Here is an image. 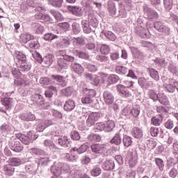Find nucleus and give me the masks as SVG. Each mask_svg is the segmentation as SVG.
<instances>
[{"label": "nucleus", "instance_id": "f257e3e1", "mask_svg": "<svg viewBox=\"0 0 178 178\" xmlns=\"http://www.w3.org/2000/svg\"><path fill=\"white\" fill-rule=\"evenodd\" d=\"M16 136L17 138H18L19 140H21L22 144H24L25 145H29V144H30L31 141H34L35 140H37V138H38V135H36L31 131L28 132L26 135H24L23 134H17Z\"/></svg>", "mask_w": 178, "mask_h": 178}, {"label": "nucleus", "instance_id": "f03ea898", "mask_svg": "<svg viewBox=\"0 0 178 178\" xmlns=\"http://www.w3.org/2000/svg\"><path fill=\"white\" fill-rule=\"evenodd\" d=\"M67 168H69V165L62 163H58V164L53 165L51 170L54 175L59 176L62 175V170H67Z\"/></svg>", "mask_w": 178, "mask_h": 178}, {"label": "nucleus", "instance_id": "7ed1b4c3", "mask_svg": "<svg viewBox=\"0 0 178 178\" xmlns=\"http://www.w3.org/2000/svg\"><path fill=\"white\" fill-rule=\"evenodd\" d=\"M99 118H101V113L98 112L91 113L89 114L86 120V125L88 127L94 126V124H95V122H97Z\"/></svg>", "mask_w": 178, "mask_h": 178}, {"label": "nucleus", "instance_id": "20e7f679", "mask_svg": "<svg viewBox=\"0 0 178 178\" xmlns=\"http://www.w3.org/2000/svg\"><path fill=\"white\" fill-rule=\"evenodd\" d=\"M126 162L129 168H134L137 165V156L133 152H128L126 157Z\"/></svg>", "mask_w": 178, "mask_h": 178}, {"label": "nucleus", "instance_id": "39448f33", "mask_svg": "<svg viewBox=\"0 0 178 178\" xmlns=\"http://www.w3.org/2000/svg\"><path fill=\"white\" fill-rule=\"evenodd\" d=\"M117 91L119 92L120 97L123 98H129L131 97V93L127 90V88L124 87V86L122 84L117 85Z\"/></svg>", "mask_w": 178, "mask_h": 178}, {"label": "nucleus", "instance_id": "423d86ee", "mask_svg": "<svg viewBox=\"0 0 178 178\" xmlns=\"http://www.w3.org/2000/svg\"><path fill=\"white\" fill-rule=\"evenodd\" d=\"M154 27L159 33H164L165 34H168V33L170 31V29L168 26L163 25V23H162L161 22H154Z\"/></svg>", "mask_w": 178, "mask_h": 178}, {"label": "nucleus", "instance_id": "0eeeda50", "mask_svg": "<svg viewBox=\"0 0 178 178\" xmlns=\"http://www.w3.org/2000/svg\"><path fill=\"white\" fill-rule=\"evenodd\" d=\"M91 149L95 154H104L106 152V146L104 144H94L92 145Z\"/></svg>", "mask_w": 178, "mask_h": 178}, {"label": "nucleus", "instance_id": "6e6552de", "mask_svg": "<svg viewBox=\"0 0 178 178\" xmlns=\"http://www.w3.org/2000/svg\"><path fill=\"white\" fill-rule=\"evenodd\" d=\"M48 126H51V121L49 120H39L38 122V126L36 127L37 131H44L45 130V128L48 127Z\"/></svg>", "mask_w": 178, "mask_h": 178}, {"label": "nucleus", "instance_id": "1a4fd4ad", "mask_svg": "<svg viewBox=\"0 0 178 178\" xmlns=\"http://www.w3.org/2000/svg\"><path fill=\"white\" fill-rule=\"evenodd\" d=\"M104 99L106 105H112V103L115 101V97L111 92L105 90L104 92Z\"/></svg>", "mask_w": 178, "mask_h": 178}, {"label": "nucleus", "instance_id": "9d476101", "mask_svg": "<svg viewBox=\"0 0 178 178\" xmlns=\"http://www.w3.org/2000/svg\"><path fill=\"white\" fill-rule=\"evenodd\" d=\"M26 61H27V57H26V55L20 52L17 54V56L15 57L16 66H19L22 65V63H24V62H26Z\"/></svg>", "mask_w": 178, "mask_h": 178}, {"label": "nucleus", "instance_id": "9b49d317", "mask_svg": "<svg viewBox=\"0 0 178 178\" xmlns=\"http://www.w3.org/2000/svg\"><path fill=\"white\" fill-rule=\"evenodd\" d=\"M104 170H112L115 169V162L112 160H106L102 165Z\"/></svg>", "mask_w": 178, "mask_h": 178}, {"label": "nucleus", "instance_id": "f8f14e48", "mask_svg": "<svg viewBox=\"0 0 178 178\" xmlns=\"http://www.w3.org/2000/svg\"><path fill=\"white\" fill-rule=\"evenodd\" d=\"M68 10L72 12L75 16H81L83 15V11L81 8L77 6H68Z\"/></svg>", "mask_w": 178, "mask_h": 178}, {"label": "nucleus", "instance_id": "ddd939ff", "mask_svg": "<svg viewBox=\"0 0 178 178\" xmlns=\"http://www.w3.org/2000/svg\"><path fill=\"white\" fill-rule=\"evenodd\" d=\"M31 40H34V36L29 33H22L19 36V41L23 44H27V42H29V41H31Z\"/></svg>", "mask_w": 178, "mask_h": 178}, {"label": "nucleus", "instance_id": "4468645a", "mask_svg": "<svg viewBox=\"0 0 178 178\" xmlns=\"http://www.w3.org/2000/svg\"><path fill=\"white\" fill-rule=\"evenodd\" d=\"M122 143L123 145L126 148H129L133 145V138L131 136H129L127 135H124L123 138H122Z\"/></svg>", "mask_w": 178, "mask_h": 178}, {"label": "nucleus", "instance_id": "2eb2a0df", "mask_svg": "<svg viewBox=\"0 0 178 178\" xmlns=\"http://www.w3.org/2000/svg\"><path fill=\"white\" fill-rule=\"evenodd\" d=\"M76 106V104L74 103V101L72 99H69L67 101L64 105V111H66L67 112H70V111H73Z\"/></svg>", "mask_w": 178, "mask_h": 178}, {"label": "nucleus", "instance_id": "dca6fc26", "mask_svg": "<svg viewBox=\"0 0 178 178\" xmlns=\"http://www.w3.org/2000/svg\"><path fill=\"white\" fill-rule=\"evenodd\" d=\"M58 143L61 147H69L70 145V141H69L67 136H60Z\"/></svg>", "mask_w": 178, "mask_h": 178}, {"label": "nucleus", "instance_id": "f3484780", "mask_svg": "<svg viewBox=\"0 0 178 178\" xmlns=\"http://www.w3.org/2000/svg\"><path fill=\"white\" fill-rule=\"evenodd\" d=\"M89 147L86 143H83L79 148L74 147L70 152H78V154H84L87 149H88Z\"/></svg>", "mask_w": 178, "mask_h": 178}, {"label": "nucleus", "instance_id": "a211bd4d", "mask_svg": "<svg viewBox=\"0 0 178 178\" xmlns=\"http://www.w3.org/2000/svg\"><path fill=\"white\" fill-rule=\"evenodd\" d=\"M3 170L7 176H13V173H15V168H13L10 163L3 166Z\"/></svg>", "mask_w": 178, "mask_h": 178}, {"label": "nucleus", "instance_id": "6ab92c4d", "mask_svg": "<svg viewBox=\"0 0 178 178\" xmlns=\"http://www.w3.org/2000/svg\"><path fill=\"white\" fill-rule=\"evenodd\" d=\"M21 119L25 122H33V120H35V115L31 113H28L21 115Z\"/></svg>", "mask_w": 178, "mask_h": 178}, {"label": "nucleus", "instance_id": "aec40b11", "mask_svg": "<svg viewBox=\"0 0 178 178\" xmlns=\"http://www.w3.org/2000/svg\"><path fill=\"white\" fill-rule=\"evenodd\" d=\"M11 149L15 152H22V151H23V145L20 142L16 140L11 147Z\"/></svg>", "mask_w": 178, "mask_h": 178}, {"label": "nucleus", "instance_id": "412c9836", "mask_svg": "<svg viewBox=\"0 0 178 178\" xmlns=\"http://www.w3.org/2000/svg\"><path fill=\"white\" fill-rule=\"evenodd\" d=\"M17 67H19L21 72H29V70L31 69V64L30 63H27V61H25L19 65H17Z\"/></svg>", "mask_w": 178, "mask_h": 178}, {"label": "nucleus", "instance_id": "4be33fe9", "mask_svg": "<svg viewBox=\"0 0 178 178\" xmlns=\"http://www.w3.org/2000/svg\"><path fill=\"white\" fill-rule=\"evenodd\" d=\"M8 163L13 166H20L22 165V159L17 157H12L8 159Z\"/></svg>", "mask_w": 178, "mask_h": 178}, {"label": "nucleus", "instance_id": "5701e85b", "mask_svg": "<svg viewBox=\"0 0 178 178\" xmlns=\"http://www.w3.org/2000/svg\"><path fill=\"white\" fill-rule=\"evenodd\" d=\"M131 134L134 138H141L143 137V130L140 128L134 127L132 129Z\"/></svg>", "mask_w": 178, "mask_h": 178}, {"label": "nucleus", "instance_id": "b1692460", "mask_svg": "<svg viewBox=\"0 0 178 178\" xmlns=\"http://www.w3.org/2000/svg\"><path fill=\"white\" fill-rule=\"evenodd\" d=\"M105 131H107L108 133L112 131L113 129H115V122L112 120H108L105 124Z\"/></svg>", "mask_w": 178, "mask_h": 178}, {"label": "nucleus", "instance_id": "393cba45", "mask_svg": "<svg viewBox=\"0 0 178 178\" xmlns=\"http://www.w3.org/2000/svg\"><path fill=\"white\" fill-rule=\"evenodd\" d=\"M81 25L83 27V33H85L86 34H90V33H91L92 29L90 26V24H88V22L87 20L82 21Z\"/></svg>", "mask_w": 178, "mask_h": 178}, {"label": "nucleus", "instance_id": "a878e982", "mask_svg": "<svg viewBox=\"0 0 178 178\" xmlns=\"http://www.w3.org/2000/svg\"><path fill=\"white\" fill-rule=\"evenodd\" d=\"M72 67L73 70L74 71V72L77 73L78 74H80L83 73V72H84V68L80 64L72 63Z\"/></svg>", "mask_w": 178, "mask_h": 178}, {"label": "nucleus", "instance_id": "bb28decb", "mask_svg": "<svg viewBox=\"0 0 178 178\" xmlns=\"http://www.w3.org/2000/svg\"><path fill=\"white\" fill-rule=\"evenodd\" d=\"M149 76L153 79V80H155L156 81H158L159 80V73H158V71L154 68H149Z\"/></svg>", "mask_w": 178, "mask_h": 178}, {"label": "nucleus", "instance_id": "cd10ccee", "mask_svg": "<svg viewBox=\"0 0 178 178\" xmlns=\"http://www.w3.org/2000/svg\"><path fill=\"white\" fill-rule=\"evenodd\" d=\"M119 81V76L116 74H111L107 77V83L108 84H115V83H118Z\"/></svg>", "mask_w": 178, "mask_h": 178}, {"label": "nucleus", "instance_id": "c85d7f7f", "mask_svg": "<svg viewBox=\"0 0 178 178\" xmlns=\"http://www.w3.org/2000/svg\"><path fill=\"white\" fill-rule=\"evenodd\" d=\"M81 102L83 104V105H91L94 102V99H92V97L88 95L83 96L81 98Z\"/></svg>", "mask_w": 178, "mask_h": 178}, {"label": "nucleus", "instance_id": "c756f323", "mask_svg": "<svg viewBox=\"0 0 178 178\" xmlns=\"http://www.w3.org/2000/svg\"><path fill=\"white\" fill-rule=\"evenodd\" d=\"M111 143L115 144V145H120V144L122 143V139L120 138V134H116L111 140Z\"/></svg>", "mask_w": 178, "mask_h": 178}, {"label": "nucleus", "instance_id": "7c9ffc66", "mask_svg": "<svg viewBox=\"0 0 178 178\" xmlns=\"http://www.w3.org/2000/svg\"><path fill=\"white\" fill-rule=\"evenodd\" d=\"M157 100H159L160 104H162L163 105H166V104L169 102L168 97L163 93H159V97Z\"/></svg>", "mask_w": 178, "mask_h": 178}, {"label": "nucleus", "instance_id": "2f4dec72", "mask_svg": "<svg viewBox=\"0 0 178 178\" xmlns=\"http://www.w3.org/2000/svg\"><path fill=\"white\" fill-rule=\"evenodd\" d=\"M80 176V170H79L77 168H72V170L70 172V178H79Z\"/></svg>", "mask_w": 178, "mask_h": 178}, {"label": "nucleus", "instance_id": "473e14b6", "mask_svg": "<svg viewBox=\"0 0 178 178\" xmlns=\"http://www.w3.org/2000/svg\"><path fill=\"white\" fill-rule=\"evenodd\" d=\"M151 123L153 126H161V123H162V120H161V115L152 118Z\"/></svg>", "mask_w": 178, "mask_h": 178}, {"label": "nucleus", "instance_id": "72a5a7b5", "mask_svg": "<svg viewBox=\"0 0 178 178\" xmlns=\"http://www.w3.org/2000/svg\"><path fill=\"white\" fill-rule=\"evenodd\" d=\"M155 163H156V166H158L159 170H161V172H162L165 168V163H163V160H162L160 158H156Z\"/></svg>", "mask_w": 178, "mask_h": 178}, {"label": "nucleus", "instance_id": "f704fd0d", "mask_svg": "<svg viewBox=\"0 0 178 178\" xmlns=\"http://www.w3.org/2000/svg\"><path fill=\"white\" fill-rule=\"evenodd\" d=\"M88 140L92 142L96 141L97 143H99L101 141V136L91 134L88 135Z\"/></svg>", "mask_w": 178, "mask_h": 178}, {"label": "nucleus", "instance_id": "c9c22d12", "mask_svg": "<svg viewBox=\"0 0 178 178\" xmlns=\"http://www.w3.org/2000/svg\"><path fill=\"white\" fill-rule=\"evenodd\" d=\"M54 59H55V56L52 54H49L43 58V61L45 62L46 65H50L54 62Z\"/></svg>", "mask_w": 178, "mask_h": 178}, {"label": "nucleus", "instance_id": "e433bc0d", "mask_svg": "<svg viewBox=\"0 0 178 178\" xmlns=\"http://www.w3.org/2000/svg\"><path fill=\"white\" fill-rule=\"evenodd\" d=\"M57 64L60 69H67V63L65 62V59L59 58L57 60Z\"/></svg>", "mask_w": 178, "mask_h": 178}, {"label": "nucleus", "instance_id": "4c0bfd02", "mask_svg": "<svg viewBox=\"0 0 178 178\" xmlns=\"http://www.w3.org/2000/svg\"><path fill=\"white\" fill-rule=\"evenodd\" d=\"M115 72L118 74H126L127 73V68L124 66H117L115 67Z\"/></svg>", "mask_w": 178, "mask_h": 178}, {"label": "nucleus", "instance_id": "58836bf2", "mask_svg": "<svg viewBox=\"0 0 178 178\" xmlns=\"http://www.w3.org/2000/svg\"><path fill=\"white\" fill-rule=\"evenodd\" d=\"M74 54L79 56V58H81L82 59H88L89 56L86 52L79 51L78 50H75Z\"/></svg>", "mask_w": 178, "mask_h": 178}, {"label": "nucleus", "instance_id": "ea45409f", "mask_svg": "<svg viewBox=\"0 0 178 178\" xmlns=\"http://www.w3.org/2000/svg\"><path fill=\"white\" fill-rule=\"evenodd\" d=\"M50 5L54 8H60L62 6L63 0H49Z\"/></svg>", "mask_w": 178, "mask_h": 178}, {"label": "nucleus", "instance_id": "a19ab883", "mask_svg": "<svg viewBox=\"0 0 178 178\" xmlns=\"http://www.w3.org/2000/svg\"><path fill=\"white\" fill-rule=\"evenodd\" d=\"M102 172V170H101V168L96 167L91 170V175L94 177H98V176L101 175Z\"/></svg>", "mask_w": 178, "mask_h": 178}, {"label": "nucleus", "instance_id": "79ce46f5", "mask_svg": "<svg viewBox=\"0 0 178 178\" xmlns=\"http://www.w3.org/2000/svg\"><path fill=\"white\" fill-rule=\"evenodd\" d=\"M62 92L65 97H70V95L73 94V88L67 87L65 89H63Z\"/></svg>", "mask_w": 178, "mask_h": 178}, {"label": "nucleus", "instance_id": "37998d69", "mask_svg": "<svg viewBox=\"0 0 178 178\" xmlns=\"http://www.w3.org/2000/svg\"><path fill=\"white\" fill-rule=\"evenodd\" d=\"M138 81V84L142 87H144L145 88H147V87H149V83H148V81L145 79V78H139Z\"/></svg>", "mask_w": 178, "mask_h": 178}, {"label": "nucleus", "instance_id": "c03bdc74", "mask_svg": "<svg viewBox=\"0 0 178 178\" xmlns=\"http://www.w3.org/2000/svg\"><path fill=\"white\" fill-rule=\"evenodd\" d=\"M32 56L34 58L35 60L38 62V63H42L43 59L42 57L39 54L37 51H33L32 53Z\"/></svg>", "mask_w": 178, "mask_h": 178}, {"label": "nucleus", "instance_id": "a18cd8bd", "mask_svg": "<svg viewBox=\"0 0 178 178\" xmlns=\"http://www.w3.org/2000/svg\"><path fill=\"white\" fill-rule=\"evenodd\" d=\"M122 115L127 116V118H131V108L129 106H126L123 108Z\"/></svg>", "mask_w": 178, "mask_h": 178}, {"label": "nucleus", "instance_id": "49530a36", "mask_svg": "<svg viewBox=\"0 0 178 178\" xmlns=\"http://www.w3.org/2000/svg\"><path fill=\"white\" fill-rule=\"evenodd\" d=\"M149 97L153 101H158V98L159 97V94L157 95L156 92H155L154 90H150L149 91Z\"/></svg>", "mask_w": 178, "mask_h": 178}, {"label": "nucleus", "instance_id": "de8ad7c7", "mask_svg": "<svg viewBox=\"0 0 178 178\" xmlns=\"http://www.w3.org/2000/svg\"><path fill=\"white\" fill-rule=\"evenodd\" d=\"M109 46L106 44H102L100 47V52L101 54H103V55H108L109 54Z\"/></svg>", "mask_w": 178, "mask_h": 178}, {"label": "nucleus", "instance_id": "09e8293b", "mask_svg": "<svg viewBox=\"0 0 178 178\" xmlns=\"http://www.w3.org/2000/svg\"><path fill=\"white\" fill-rule=\"evenodd\" d=\"M35 102L39 105H44V99L41 95L36 94L34 95Z\"/></svg>", "mask_w": 178, "mask_h": 178}, {"label": "nucleus", "instance_id": "8fccbe9b", "mask_svg": "<svg viewBox=\"0 0 178 178\" xmlns=\"http://www.w3.org/2000/svg\"><path fill=\"white\" fill-rule=\"evenodd\" d=\"M65 159L70 162H75L77 161V155H70V154H66L65 155Z\"/></svg>", "mask_w": 178, "mask_h": 178}, {"label": "nucleus", "instance_id": "3c124183", "mask_svg": "<svg viewBox=\"0 0 178 178\" xmlns=\"http://www.w3.org/2000/svg\"><path fill=\"white\" fill-rule=\"evenodd\" d=\"M55 38H58V35H54L53 33H46L44 37L46 41H52V40H55Z\"/></svg>", "mask_w": 178, "mask_h": 178}, {"label": "nucleus", "instance_id": "603ef678", "mask_svg": "<svg viewBox=\"0 0 178 178\" xmlns=\"http://www.w3.org/2000/svg\"><path fill=\"white\" fill-rule=\"evenodd\" d=\"M72 31L74 34H79L80 33V24L77 22L72 24Z\"/></svg>", "mask_w": 178, "mask_h": 178}, {"label": "nucleus", "instance_id": "864d4df0", "mask_svg": "<svg viewBox=\"0 0 178 178\" xmlns=\"http://www.w3.org/2000/svg\"><path fill=\"white\" fill-rule=\"evenodd\" d=\"M164 126L165 129H168V130H172L173 127H175V124L173 123V121L168 120L165 124Z\"/></svg>", "mask_w": 178, "mask_h": 178}, {"label": "nucleus", "instance_id": "5fc2aeb1", "mask_svg": "<svg viewBox=\"0 0 178 178\" xmlns=\"http://www.w3.org/2000/svg\"><path fill=\"white\" fill-rule=\"evenodd\" d=\"M159 133V129L156 127H151L150 129V134L152 137H156Z\"/></svg>", "mask_w": 178, "mask_h": 178}, {"label": "nucleus", "instance_id": "6e6d98bb", "mask_svg": "<svg viewBox=\"0 0 178 178\" xmlns=\"http://www.w3.org/2000/svg\"><path fill=\"white\" fill-rule=\"evenodd\" d=\"M2 105L6 106V109H9V105H10V99L9 98H5L1 101Z\"/></svg>", "mask_w": 178, "mask_h": 178}, {"label": "nucleus", "instance_id": "4d7b16f0", "mask_svg": "<svg viewBox=\"0 0 178 178\" xmlns=\"http://www.w3.org/2000/svg\"><path fill=\"white\" fill-rule=\"evenodd\" d=\"M95 129L99 131H102V130L105 131V124L104 122H98L95 125Z\"/></svg>", "mask_w": 178, "mask_h": 178}, {"label": "nucleus", "instance_id": "13d9d810", "mask_svg": "<svg viewBox=\"0 0 178 178\" xmlns=\"http://www.w3.org/2000/svg\"><path fill=\"white\" fill-rule=\"evenodd\" d=\"M29 47L32 49H38L40 48V42L38 41H33L29 43Z\"/></svg>", "mask_w": 178, "mask_h": 178}, {"label": "nucleus", "instance_id": "bf43d9fd", "mask_svg": "<svg viewBox=\"0 0 178 178\" xmlns=\"http://www.w3.org/2000/svg\"><path fill=\"white\" fill-rule=\"evenodd\" d=\"M99 78L101 79V83H105V80H106V77H108V74L104 72L98 73Z\"/></svg>", "mask_w": 178, "mask_h": 178}, {"label": "nucleus", "instance_id": "052dcab7", "mask_svg": "<svg viewBox=\"0 0 178 178\" xmlns=\"http://www.w3.org/2000/svg\"><path fill=\"white\" fill-rule=\"evenodd\" d=\"M71 138L72 140H80V134H79V132L74 131L71 134Z\"/></svg>", "mask_w": 178, "mask_h": 178}, {"label": "nucleus", "instance_id": "680f3d73", "mask_svg": "<svg viewBox=\"0 0 178 178\" xmlns=\"http://www.w3.org/2000/svg\"><path fill=\"white\" fill-rule=\"evenodd\" d=\"M105 35L111 41H115V40H116V36L112 32L106 33Z\"/></svg>", "mask_w": 178, "mask_h": 178}, {"label": "nucleus", "instance_id": "e2e57ef3", "mask_svg": "<svg viewBox=\"0 0 178 178\" xmlns=\"http://www.w3.org/2000/svg\"><path fill=\"white\" fill-rule=\"evenodd\" d=\"M170 177L175 178L177 177V170L175 168H172L169 172Z\"/></svg>", "mask_w": 178, "mask_h": 178}, {"label": "nucleus", "instance_id": "0e129e2a", "mask_svg": "<svg viewBox=\"0 0 178 178\" xmlns=\"http://www.w3.org/2000/svg\"><path fill=\"white\" fill-rule=\"evenodd\" d=\"M87 69L88 72H97L98 70V68L97 67V66L91 64H88L87 65Z\"/></svg>", "mask_w": 178, "mask_h": 178}, {"label": "nucleus", "instance_id": "69168bd1", "mask_svg": "<svg viewBox=\"0 0 178 178\" xmlns=\"http://www.w3.org/2000/svg\"><path fill=\"white\" fill-rule=\"evenodd\" d=\"M168 69L171 73H177V66L175 64H170Z\"/></svg>", "mask_w": 178, "mask_h": 178}, {"label": "nucleus", "instance_id": "338daca9", "mask_svg": "<svg viewBox=\"0 0 178 178\" xmlns=\"http://www.w3.org/2000/svg\"><path fill=\"white\" fill-rule=\"evenodd\" d=\"M53 116H54V118H56L57 119H62V118H63V115L62 114V113L56 110L53 111Z\"/></svg>", "mask_w": 178, "mask_h": 178}, {"label": "nucleus", "instance_id": "774afa93", "mask_svg": "<svg viewBox=\"0 0 178 178\" xmlns=\"http://www.w3.org/2000/svg\"><path fill=\"white\" fill-rule=\"evenodd\" d=\"M140 115V111L138 109L133 108L131 110V116L134 118H137Z\"/></svg>", "mask_w": 178, "mask_h": 178}]
</instances>
